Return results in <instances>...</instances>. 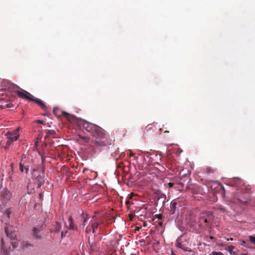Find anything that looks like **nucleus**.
Returning <instances> with one entry per match:
<instances>
[{
  "label": "nucleus",
  "mask_w": 255,
  "mask_h": 255,
  "mask_svg": "<svg viewBox=\"0 0 255 255\" xmlns=\"http://www.w3.org/2000/svg\"><path fill=\"white\" fill-rule=\"evenodd\" d=\"M62 116L68 121L73 124H77L82 127L84 129L96 138L91 141L90 146L92 148H99L111 144V140L109 138L106 131L100 127L88 122L75 115L70 114L66 112H62Z\"/></svg>",
  "instance_id": "1"
},
{
  "label": "nucleus",
  "mask_w": 255,
  "mask_h": 255,
  "mask_svg": "<svg viewBox=\"0 0 255 255\" xmlns=\"http://www.w3.org/2000/svg\"><path fill=\"white\" fill-rule=\"evenodd\" d=\"M214 219L212 212H205L202 213L198 219V225L203 227L204 229H211V223Z\"/></svg>",
  "instance_id": "2"
},
{
  "label": "nucleus",
  "mask_w": 255,
  "mask_h": 255,
  "mask_svg": "<svg viewBox=\"0 0 255 255\" xmlns=\"http://www.w3.org/2000/svg\"><path fill=\"white\" fill-rule=\"evenodd\" d=\"M17 95L19 98L34 102L44 110L47 109V106L41 99L35 98L30 93L25 90H23V92H17Z\"/></svg>",
  "instance_id": "3"
},
{
  "label": "nucleus",
  "mask_w": 255,
  "mask_h": 255,
  "mask_svg": "<svg viewBox=\"0 0 255 255\" xmlns=\"http://www.w3.org/2000/svg\"><path fill=\"white\" fill-rule=\"evenodd\" d=\"M32 165V159L27 157L25 155H23L19 163V170L21 172L25 170V173L27 174L29 168L31 167Z\"/></svg>",
  "instance_id": "4"
},
{
  "label": "nucleus",
  "mask_w": 255,
  "mask_h": 255,
  "mask_svg": "<svg viewBox=\"0 0 255 255\" xmlns=\"http://www.w3.org/2000/svg\"><path fill=\"white\" fill-rule=\"evenodd\" d=\"M2 84L3 86L5 87V89L10 92H14L17 94V92H20V91L17 90V89L20 88L18 86L10 82L7 80H3Z\"/></svg>",
  "instance_id": "5"
},
{
  "label": "nucleus",
  "mask_w": 255,
  "mask_h": 255,
  "mask_svg": "<svg viewBox=\"0 0 255 255\" xmlns=\"http://www.w3.org/2000/svg\"><path fill=\"white\" fill-rule=\"evenodd\" d=\"M19 128H18L12 131H8L6 134L7 138L12 141L17 140L19 137Z\"/></svg>",
  "instance_id": "6"
},
{
  "label": "nucleus",
  "mask_w": 255,
  "mask_h": 255,
  "mask_svg": "<svg viewBox=\"0 0 255 255\" xmlns=\"http://www.w3.org/2000/svg\"><path fill=\"white\" fill-rule=\"evenodd\" d=\"M5 232L7 237L11 240H14L16 239V234L13 226H8L5 227Z\"/></svg>",
  "instance_id": "7"
},
{
  "label": "nucleus",
  "mask_w": 255,
  "mask_h": 255,
  "mask_svg": "<svg viewBox=\"0 0 255 255\" xmlns=\"http://www.w3.org/2000/svg\"><path fill=\"white\" fill-rule=\"evenodd\" d=\"M38 170V168H33L31 169L32 170V178L36 179L40 183H42L44 182V177L42 175H40L39 174H37L35 172Z\"/></svg>",
  "instance_id": "8"
},
{
  "label": "nucleus",
  "mask_w": 255,
  "mask_h": 255,
  "mask_svg": "<svg viewBox=\"0 0 255 255\" xmlns=\"http://www.w3.org/2000/svg\"><path fill=\"white\" fill-rule=\"evenodd\" d=\"M77 140L79 141L80 144H82L83 145H87V143L90 142V141H91V138L89 136L79 135L78 136Z\"/></svg>",
  "instance_id": "9"
},
{
  "label": "nucleus",
  "mask_w": 255,
  "mask_h": 255,
  "mask_svg": "<svg viewBox=\"0 0 255 255\" xmlns=\"http://www.w3.org/2000/svg\"><path fill=\"white\" fill-rule=\"evenodd\" d=\"M1 198L3 202L6 203L10 199L11 194L8 191L4 190L1 193Z\"/></svg>",
  "instance_id": "10"
},
{
  "label": "nucleus",
  "mask_w": 255,
  "mask_h": 255,
  "mask_svg": "<svg viewBox=\"0 0 255 255\" xmlns=\"http://www.w3.org/2000/svg\"><path fill=\"white\" fill-rule=\"evenodd\" d=\"M68 222L69 223L68 226L65 224V226L68 229L73 230L77 229V227L75 224H74L73 219L71 216L69 217Z\"/></svg>",
  "instance_id": "11"
},
{
  "label": "nucleus",
  "mask_w": 255,
  "mask_h": 255,
  "mask_svg": "<svg viewBox=\"0 0 255 255\" xmlns=\"http://www.w3.org/2000/svg\"><path fill=\"white\" fill-rule=\"evenodd\" d=\"M177 200H173L170 203V213L173 214L175 213L176 209L177 208Z\"/></svg>",
  "instance_id": "12"
},
{
  "label": "nucleus",
  "mask_w": 255,
  "mask_h": 255,
  "mask_svg": "<svg viewBox=\"0 0 255 255\" xmlns=\"http://www.w3.org/2000/svg\"><path fill=\"white\" fill-rule=\"evenodd\" d=\"M62 228L61 224L59 222H56L55 226V229L53 230V232L57 233L60 232Z\"/></svg>",
  "instance_id": "13"
},
{
  "label": "nucleus",
  "mask_w": 255,
  "mask_h": 255,
  "mask_svg": "<svg viewBox=\"0 0 255 255\" xmlns=\"http://www.w3.org/2000/svg\"><path fill=\"white\" fill-rule=\"evenodd\" d=\"M1 249L3 250V254L4 255H9V251L4 248V242L3 239H1Z\"/></svg>",
  "instance_id": "14"
},
{
  "label": "nucleus",
  "mask_w": 255,
  "mask_h": 255,
  "mask_svg": "<svg viewBox=\"0 0 255 255\" xmlns=\"http://www.w3.org/2000/svg\"><path fill=\"white\" fill-rule=\"evenodd\" d=\"M235 247L233 246H229L226 248L225 250L230 253L231 255H235V252L233 251Z\"/></svg>",
  "instance_id": "15"
},
{
  "label": "nucleus",
  "mask_w": 255,
  "mask_h": 255,
  "mask_svg": "<svg viewBox=\"0 0 255 255\" xmlns=\"http://www.w3.org/2000/svg\"><path fill=\"white\" fill-rule=\"evenodd\" d=\"M40 232V230L37 228H34L33 229V235L37 238H41V237L38 235V233Z\"/></svg>",
  "instance_id": "16"
},
{
  "label": "nucleus",
  "mask_w": 255,
  "mask_h": 255,
  "mask_svg": "<svg viewBox=\"0 0 255 255\" xmlns=\"http://www.w3.org/2000/svg\"><path fill=\"white\" fill-rule=\"evenodd\" d=\"M249 241L253 245H255V236H249L248 237Z\"/></svg>",
  "instance_id": "17"
},
{
  "label": "nucleus",
  "mask_w": 255,
  "mask_h": 255,
  "mask_svg": "<svg viewBox=\"0 0 255 255\" xmlns=\"http://www.w3.org/2000/svg\"><path fill=\"white\" fill-rule=\"evenodd\" d=\"M204 170L206 173H207V174L213 173L214 171V169L210 167H207L204 169Z\"/></svg>",
  "instance_id": "18"
},
{
  "label": "nucleus",
  "mask_w": 255,
  "mask_h": 255,
  "mask_svg": "<svg viewBox=\"0 0 255 255\" xmlns=\"http://www.w3.org/2000/svg\"><path fill=\"white\" fill-rule=\"evenodd\" d=\"M13 107V105L11 103H9L5 104L4 105H1V109H5V108H10Z\"/></svg>",
  "instance_id": "19"
},
{
  "label": "nucleus",
  "mask_w": 255,
  "mask_h": 255,
  "mask_svg": "<svg viewBox=\"0 0 255 255\" xmlns=\"http://www.w3.org/2000/svg\"><path fill=\"white\" fill-rule=\"evenodd\" d=\"M11 244L12 246L13 249H14V248L17 247L18 246V243L15 240V239L14 240H12V241L11 242Z\"/></svg>",
  "instance_id": "20"
},
{
  "label": "nucleus",
  "mask_w": 255,
  "mask_h": 255,
  "mask_svg": "<svg viewBox=\"0 0 255 255\" xmlns=\"http://www.w3.org/2000/svg\"><path fill=\"white\" fill-rule=\"evenodd\" d=\"M182 250L185 252H193V255L195 254V253L193 252V251L191 249H190L189 248L186 247L185 246H183Z\"/></svg>",
  "instance_id": "21"
},
{
  "label": "nucleus",
  "mask_w": 255,
  "mask_h": 255,
  "mask_svg": "<svg viewBox=\"0 0 255 255\" xmlns=\"http://www.w3.org/2000/svg\"><path fill=\"white\" fill-rule=\"evenodd\" d=\"M240 245L243 246H244L247 248H249V249H253L252 247H250L248 246V245L247 244V243L246 242V241H242L240 243Z\"/></svg>",
  "instance_id": "22"
},
{
  "label": "nucleus",
  "mask_w": 255,
  "mask_h": 255,
  "mask_svg": "<svg viewBox=\"0 0 255 255\" xmlns=\"http://www.w3.org/2000/svg\"><path fill=\"white\" fill-rule=\"evenodd\" d=\"M11 213L10 209L8 208L5 211L4 214L7 216L8 218H9Z\"/></svg>",
  "instance_id": "23"
},
{
  "label": "nucleus",
  "mask_w": 255,
  "mask_h": 255,
  "mask_svg": "<svg viewBox=\"0 0 255 255\" xmlns=\"http://www.w3.org/2000/svg\"><path fill=\"white\" fill-rule=\"evenodd\" d=\"M168 185V187L169 188H177V184H174L173 183H171V182H170L169 183H168L167 184Z\"/></svg>",
  "instance_id": "24"
},
{
  "label": "nucleus",
  "mask_w": 255,
  "mask_h": 255,
  "mask_svg": "<svg viewBox=\"0 0 255 255\" xmlns=\"http://www.w3.org/2000/svg\"><path fill=\"white\" fill-rule=\"evenodd\" d=\"M99 224H100L99 222H96L93 223L92 224V228L97 229L98 228V226L99 225Z\"/></svg>",
  "instance_id": "25"
},
{
  "label": "nucleus",
  "mask_w": 255,
  "mask_h": 255,
  "mask_svg": "<svg viewBox=\"0 0 255 255\" xmlns=\"http://www.w3.org/2000/svg\"><path fill=\"white\" fill-rule=\"evenodd\" d=\"M209 255H224L222 252H213Z\"/></svg>",
  "instance_id": "26"
},
{
  "label": "nucleus",
  "mask_w": 255,
  "mask_h": 255,
  "mask_svg": "<svg viewBox=\"0 0 255 255\" xmlns=\"http://www.w3.org/2000/svg\"><path fill=\"white\" fill-rule=\"evenodd\" d=\"M13 141L8 139L7 140V141L6 142V145L5 146V148H8L9 146L10 145V144H11V143Z\"/></svg>",
  "instance_id": "27"
},
{
  "label": "nucleus",
  "mask_w": 255,
  "mask_h": 255,
  "mask_svg": "<svg viewBox=\"0 0 255 255\" xmlns=\"http://www.w3.org/2000/svg\"><path fill=\"white\" fill-rule=\"evenodd\" d=\"M153 127V124H149L146 127V129L148 131L151 129Z\"/></svg>",
  "instance_id": "28"
},
{
  "label": "nucleus",
  "mask_w": 255,
  "mask_h": 255,
  "mask_svg": "<svg viewBox=\"0 0 255 255\" xmlns=\"http://www.w3.org/2000/svg\"><path fill=\"white\" fill-rule=\"evenodd\" d=\"M184 246V245L181 243H177L176 245V247L181 249H182V248Z\"/></svg>",
  "instance_id": "29"
},
{
  "label": "nucleus",
  "mask_w": 255,
  "mask_h": 255,
  "mask_svg": "<svg viewBox=\"0 0 255 255\" xmlns=\"http://www.w3.org/2000/svg\"><path fill=\"white\" fill-rule=\"evenodd\" d=\"M172 168H173V170H174L177 166V163L174 161L173 163H171Z\"/></svg>",
  "instance_id": "30"
},
{
  "label": "nucleus",
  "mask_w": 255,
  "mask_h": 255,
  "mask_svg": "<svg viewBox=\"0 0 255 255\" xmlns=\"http://www.w3.org/2000/svg\"><path fill=\"white\" fill-rule=\"evenodd\" d=\"M67 233H68V231H65V232H61V238H63L64 237H65Z\"/></svg>",
  "instance_id": "31"
},
{
  "label": "nucleus",
  "mask_w": 255,
  "mask_h": 255,
  "mask_svg": "<svg viewBox=\"0 0 255 255\" xmlns=\"http://www.w3.org/2000/svg\"><path fill=\"white\" fill-rule=\"evenodd\" d=\"M88 219V218H86L84 219V221H83V226H85L86 225V223H87V220Z\"/></svg>",
  "instance_id": "32"
},
{
  "label": "nucleus",
  "mask_w": 255,
  "mask_h": 255,
  "mask_svg": "<svg viewBox=\"0 0 255 255\" xmlns=\"http://www.w3.org/2000/svg\"><path fill=\"white\" fill-rule=\"evenodd\" d=\"M37 122L38 123H39V124H44V121H42V120H37Z\"/></svg>",
  "instance_id": "33"
},
{
  "label": "nucleus",
  "mask_w": 255,
  "mask_h": 255,
  "mask_svg": "<svg viewBox=\"0 0 255 255\" xmlns=\"http://www.w3.org/2000/svg\"><path fill=\"white\" fill-rule=\"evenodd\" d=\"M39 198H40L41 199H42V197H43V194H42V193H40V194H39Z\"/></svg>",
  "instance_id": "34"
},
{
  "label": "nucleus",
  "mask_w": 255,
  "mask_h": 255,
  "mask_svg": "<svg viewBox=\"0 0 255 255\" xmlns=\"http://www.w3.org/2000/svg\"><path fill=\"white\" fill-rule=\"evenodd\" d=\"M134 156V153L130 152V157H133Z\"/></svg>",
  "instance_id": "35"
},
{
  "label": "nucleus",
  "mask_w": 255,
  "mask_h": 255,
  "mask_svg": "<svg viewBox=\"0 0 255 255\" xmlns=\"http://www.w3.org/2000/svg\"><path fill=\"white\" fill-rule=\"evenodd\" d=\"M161 217H162L161 215H158L157 218H158V219H160Z\"/></svg>",
  "instance_id": "36"
},
{
  "label": "nucleus",
  "mask_w": 255,
  "mask_h": 255,
  "mask_svg": "<svg viewBox=\"0 0 255 255\" xmlns=\"http://www.w3.org/2000/svg\"><path fill=\"white\" fill-rule=\"evenodd\" d=\"M92 229H93V233H96V229H95V228H92Z\"/></svg>",
  "instance_id": "37"
},
{
  "label": "nucleus",
  "mask_w": 255,
  "mask_h": 255,
  "mask_svg": "<svg viewBox=\"0 0 255 255\" xmlns=\"http://www.w3.org/2000/svg\"><path fill=\"white\" fill-rule=\"evenodd\" d=\"M210 239H211V240H213V239H214V238L213 236H210Z\"/></svg>",
  "instance_id": "38"
},
{
  "label": "nucleus",
  "mask_w": 255,
  "mask_h": 255,
  "mask_svg": "<svg viewBox=\"0 0 255 255\" xmlns=\"http://www.w3.org/2000/svg\"><path fill=\"white\" fill-rule=\"evenodd\" d=\"M164 133H169V131L168 130H165L164 131Z\"/></svg>",
  "instance_id": "39"
},
{
  "label": "nucleus",
  "mask_w": 255,
  "mask_h": 255,
  "mask_svg": "<svg viewBox=\"0 0 255 255\" xmlns=\"http://www.w3.org/2000/svg\"><path fill=\"white\" fill-rule=\"evenodd\" d=\"M178 185H181V186H183V184H182V183H180V184H178Z\"/></svg>",
  "instance_id": "40"
},
{
  "label": "nucleus",
  "mask_w": 255,
  "mask_h": 255,
  "mask_svg": "<svg viewBox=\"0 0 255 255\" xmlns=\"http://www.w3.org/2000/svg\"><path fill=\"white\" fill-rule=\"evenodd\" d=\"M172 255H175L174 253L172 252Z\"/></svg>",
  "instance_id": "41"
},
{
  "label": "nucleus",
  "mask_w": 255,
  "mask_h": 255,
  "mask_svg": "<svg viewBox=\"0 0 255 255\" xmlns=\"http://www.w3.org/2000/svg\"><path fill=\"white\" fill-rule=\"evenodd\" d=\"M13 165V163L11 164V166H12Z\"/></svg>",
  "instance_id": "42"
},
{
  "label": "nucleus",
  "mask_w": 255,
  "mask_h": 255,
  "mask_svg": "<svg viewBox=\"0 0 255 255\" xmlns=\"http://www.w3.org/2000/svg\"><path fill=\"white\" fill-rule=\"evenodd\" d=\"M139 229L138 228H137L136 229V230L139 231Z\"/></svg>",
  "instance_id": "43"
},
{
  "label": "nucleus",
  "mask_w": 255,
  "mask_h": 255,
  "mask_svg": "<svg viewBox=\"0 0 255 255\" xmlns=\"http://www.w3.org/2000/svg\"><path fill=\"white\" fill-rule=\"evenodd\" d=\"M19 89H20V90H21V91H22V92H23V90L21 89V88H19Z\"/></svg>",
  "instance_id": "44"
},
{
  "label": "nucleus",
  "mask_w": 255,
  "mask_h": 255,
  "mask_svg": "<svg viewBox=\"0 0 255 255\" xmlns=\"http://www.w3.org/2000/svg\"><path fill=\"white\" fill-rule=\"evenodd\" d=\"M242 255H246V254H242Z\"/></svg>",
  "instance_id": "45"
}]
</instances>
